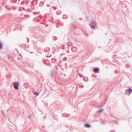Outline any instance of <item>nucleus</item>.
<instances>
[{
  "label": "nucleus",
  "instance_id": "f257e3e1",
  "mask_svg": "<svg viewBox=\"0 0 132 132\" xmlns=\"http://www.w3.org/2000/svg\"><path fill=\"white\" fill-rule=\"evenodd\" d=\"M14 88L16 89H17L18 88L19 86V83L18 82H13Z\"/></svg>",
  "mask_w": 132,
  "mask_h": 132
},
{
  "label": "nucleus",
  "instance_id": "f03ea898",
  "mask_svg": "<svg viewBox=\"0 0 132 132\" xmlns=\"http://www.w3.org/2000/svg\"><path fill=\"white\" fill-rule=\"evenodd\" d=\"M132 92V89H131L130 88H128L126 90L125 94H128V95L129 96Z\"/></svg>",
  "mask_w": 132,
  "mask_h": 132
},
{
  "label": "nucleus",
  "instance_id": "7ed1b4c3",
  "mask_svg": "<svg viewBox=\"0 0 132 132\" xmlns=\"http://www.w3.org/2000/svg\"><path fill=\"white\" fill-rule=\"evenodd\" d=\"M99 71V69L98 68H95L93 69V71L95 73H97Z\"/></svg>",
  "mask_w": 132,
  "mask_h": 132
},
{
  "label": "nucleus",
  "instance_id": "20e7f679",
  "mask_svg": "<svg viewBox=\"0 0 132 132\" xmlns=\"http://www.w3.org/2000/svg\"><path fill=\"white\" fill-rule=\"evenodd\" d=\"M90 25H96V22L93 21L90 24Z\"/></svg>",
  "mask_w": 132,
  "mask_h": 132
},
{
  "label": "nucleus",
  "instance_id": "39448f33",
  "mask_svg": "<svg viewBox=\"0 0 132 132\" xmlns=\"http://www.w3.org/2000/svg\"><path fill=\"white\" fill-rule=\"evenodd\" d=\"M85 125L86 127L88 128H89L90 127V125L87 124H85Z\"/></svg>",
  "mask_w": 132,
  "mask_h": 132
},
{
  "label": "nucleus",
  "instance_id": "423d86ee",
  "mask_svg": "<svg viewBox=\"0 0 132 132\" xmlns=\"http://www.w3.org/2000/svg\"><path fill=\"white\" fill-rule=\"evenodd\" d=\"M90 25V26L92 28L94 29H95V25Z\"/></svg>",
  "mask_w": 132,
  "mask_h": 132
},
{
  "label": "nucleus",
  "instance_id": "0eeeda50",
  "mask_svg": "<svg viewBox=\"0 0 132 132\" xmlns=\"http://www.w3.org/2000/svg\"><path fill=\"white\" fill-rule=\"evenodd\" d=\"M53 71H51V76L52 77H53Z\"/></svg>",
  "mask_w": 132,
  "mask_h": 132
},
{
  "label": "nucleus",
  "instance_id": "6e6552de",
  "mask_svg": "<svg viewBox=\"0 0 132 132\" xmlns=\"http://www.w3.org/2000/svg\"><path fill=\"white\" fill-rule=\"evenodd\" d=\"M34 94L36 95L37 96H38L39 95V94L37 92H35L34 93Z\"/></svg>",
  "mask_w": 132,
  "mask_h": 132
},
{
  "label": "nucleus",
  "instance_id": "1a4fd4ad",
  "mask_svg": "<svg viewBox=\"0 0 132 132\" xmlns=\"http://www.w3.org/2000/svg\"><path fill=\"white\" fill-rule=\"evenodd\" d=\"M2 47V44L1 43H0V49H1Z\"/></svg>",
  "mask_w": 132,
  "mask_h": 132
},
{
  "label": "nucleus",
  "instance_id": "9d476101",
  "mask_svg": "<svg viewBox=\"0 0 132 132\" xmlns=\"http://www.w3.org/2000/svg\"><path fill=\"white\" fill-rule=\"evenodd\" d=\"M103 110V109H101L100 110L98 111V112H100L101 111H102Z\"/></svg>",
  "mask_w": 132,
  "mask_h": 132
},
{
  "label": "nucleus",
  "instance_id": "9b49d317",
  "mask_svg": "<svg viewBox=\"0 0 132 132\" xmlns=\"http://www.w3.org/2000/svg\"><path fill=\"white\" fill-rule=\"evenodd\" d=\"M79 19H80V20H82V18H79Z\"/></svg>",
  "mask_w": 132,
  "mask_h": 132
},
{
  "label": "nucleus",
  "instance_id": "f8f14e48",
  "mask_svg": "<svg viewBox=\"0 0 132 132\" xmlns=\"http://www.w3.org/2000/svg\"><path fill=\"white\" fill-rule=\"evenodd\" d=\"M115 72H116V73H117V71H115Z\"/></svg>",
  "mask_w": 132,
  "mask_h": 132
},
{
  "label": "nucleus",
  "instance_id": "ddd939ff",
  "mask_svg": "<svg viewBox=\"0 0 132 132\" xmlns=\"http://www.w3.org/2000/svg\"><path fill=\"white\" fill-rule=\"evenodd\" d=\"M29 117H31V116L30 115H29Z\"/></svg>",
  "mask_w": 132,
  "mask_h": 132
},
{
  "label": "nucleus",
  "instance_id": "4468645a",
  "mask_svg": "<svg viewBox=\"0 0 132 132\" xmlns=\"http://www.w3.org/2000/svg\"><path fill=\"white\" fill-rule=\"evenodd\" d=\"M3 111H2V112L3 113Z\"/></svg>",
  "mask_w": 132,
  "mask_h": 132
}]
</instances>
